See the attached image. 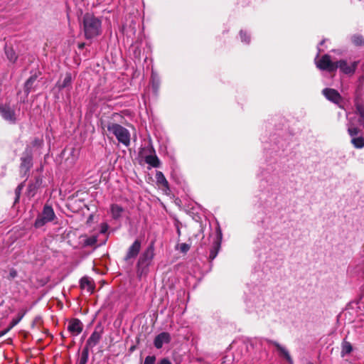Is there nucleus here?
Masks as SVG:
<instances>
[{"mask_svg":"<svg viewBox=\"0 0 364 364\" xmlns=\"http://www.w3.org/2000/svg\"><path fill=\"white\" fill-rule=\"evenodd\" d=\"M101 127L104 132L107 130L109 134L114 135L119 142L127 146L129 145L130 134L125 127L111 120H102Z\"/></svg>","mask_w":364,"mask_h":364,"instance_id":"nucleus-1","label":"nucleus"},{"mask_svg":"<svg viewBox=\"0 0 364 364\" xmlns=\"http://www.w3.org/2000/svg\"><path fill=\"white\" fill-rule=\"evenodd\" d=\"M82 28L87 39L94 38L102 33L101 20L91 14H85L82 18Z\"/></svg>","mask_w":364,"mask_h":364,"instance_id":"nucleus-2","label":"nucleus"},{"mask_svg":"<svg viewBox=\"0 0 364 364\" xmlns=\"http://www.w3.org/2000/svg\"><path fill=\"white\" fill-rule=\"evenodd\" d=\"M154 255V241H151L138 259L136 263V274L138 277H141L143 275L147 274Z\"/></svg>","mask_w":364,"mask_h":364,"instance_id":"nucleus-3","label":"nucleus"},{"mask_svg":"<svg viewBox=\"0 0 364 364\" xmlns=\"http://www.w3.org/2000/svg\"><path fill=\"white\" fill-rule=\"evenodd\" d=\"M33 151L31 146H27L21 157L20 172L23 176H27L33 167Z\"/></svg>","mask_w":364,"mask_h":364,"instance_id":"nucleus-4","label":"nucleus"},{"mask_svg":"<svg viewBox=\"0 0 364 364\" xmlns=\"http://www.w3.org/2000/svg\"><path fill=\"white\" fill-rule=\"evenodd\" d=\"M348 133L351 137L350 143L354 148L362 149L364 147V136L360 128L350 124L348 127Z\"/></svg>","mask_w":364,"mask_h":364,"instance_id":"nucleus-5","label":"nucleus"},{"mask_svg":"<svg viewBox=\"0 0 364 364\" xmlns=\"http://www.w3.org/2000/svg\"><path fill=\"white\" fill-rule=\"evenodd\" d=\"M337 61L333 62L330 55L326 54L321 56L317 63V67L322 70L329 73L335 72L337 70Z\"/></svg>","mask_w":364,"mask_h":364,"instance_id":"nucleus-6","label":"nucleus"},{"mask_svg":"<svg viewBox=\"0 0 364 364\" xmlns=\"http://www.w3.org/2000/svg\"><path fill=\"white\" fill-rule=\"evenodd\" d=\"M104 333V328L101 324H97L94 331L92 333L90 338L87 339L84 348H87L89 350L90 348L95 346L100 341L102 335Z\"/></svg>","mask_w":364,"mask_h":364,"instance_id":"nucleus-7","label":"nucleus"},{"mask_svg":"<svg viewBox=\"0 0 364 364\" xmlns=\"http://www.w3.org/2000/svg\"><path fill=\"white\" fill-rule=\"evenodd\" d=\"M0 114L2 118L9 123H16L17 119L15 110L9 104H0Z\"/></svg>","mask_w":364,"mask_h":364,"instance_id":"nucleus-8","label":"nucleus"},{"mask_svg":"<svg viewBox=\"0 0 364 364\" xmlns=\"http://www.w3.org/2000/svg\"><path fill=\"white\" fill-rule=\"evenodd\" d=\"M216 233V237L214 240L210 250V255L208 257L210 262H212L217 257L221 247L223 234L220 227L217 228Z\"/></svg>","mask_w":364,"mask_h":364,"instance_id":"nucleus-9","label":"nucleus"},{"mask_svg":"<svg viewBox=\"0 0 364 364\" xmlns=\"http://www.w3.org/2000/svg\"><path fill=\"white\" fill-rule=\"evenodd\" d=\"M141 247V242L140 240H135L132 245L128 248L126 255L124 256V261L127 262L131 259H134L139 255Z\"/></svg>","mask_w":364,"mask_h":364,"instance_id":"nucleus-10","label":"nucleus"},{"mask_svg":"<svg viewBox=\"0 0 364 364\" xmlns=\"http://www.w3.org/2000/svg\"><path fill=\"white\" fill-rule=\"evenodd\" d=\"M323 95L331 102L340 105L343 99L340 93L335 89L325 88L322 91Z\"/></svg>","mask_w":364,"mask_h":364,"instance_id":"nucleus-11","label":"nucleus"},{"mask_svg":"<svg viewBox=\"0 0 364 364\" xmlns=\"http://www.w3.org/2000/svg\"><path fill=\"white\" fill-rule=\"evenodd\" d=\"M358 62H353L350 65H348L346 60H340L337 61V69L339 68L341 72L346 75H353L358 66Z\"/></svg>","mask_w":364,"mask_h":364,"instance_id":"nucleus-12","label":"nucleus"},{"mask_svg":"<svg viewBox=\"0 0 364 364\" xmlns=\"http://www.w3.org/2000/svg\"><path fill=\"white\" fill-rule=\"evenodd\" d=\"M83 329V324L81 321L78 318H72L68 323V330L76 335L80 334Z\"/></svg>","mask_w":364,"mask_h":364,"instance_id":"nucleus-13","label":"nucleus"},{"mask_svg":"<svg viewBox=\"0 0 364 364\" xmlns=\"http://www.w3.org/2000/svg\"><path fill=\"white\" fill-rule=\"evenodd\" d=\"M170 341V334L168 332H162L155 337L154 344L157 349H160L162 348L164 343H168Z\"/></svg>","mask_w":364,"mask_h":364,"instance_id":"nucleus-14","label":"nucleus"},{"mask_svg":"<svg viewBox=\"0 0 364 364\" xmlns=\"http://www.w3.org/2000/svg\"><path fill=\"white\" fill-rule=\"evenodd\" d=\"M80 286L81 289L87 288V291L90 293H92L95 288L94 281L88 277H83L81 278L80 281Z\"/></svg>","mask_w":364,"mask_h":364,"instance_id":"nucleus-15","label":"nucleus"},{"mask_svg":"<svg viewBox=\"0 0 364 364\" xmlns=\"http://www.w3.org/2000/svg\"><path fill=\"white\" fill-rule=\"evenodd\" d=\"M38 75L35 73L32 75L24 84V92L28 95L33 89V84L37 80Z\"/></svg>","mask_w":364,"mask_h":364,"instance_id":"nucleus-16","label":"nucleus"},{"mask_svg":"<svg viewBox=\"0 0 364 364\" xmlns=\"http://www.w3.org/2000/svg\"><path fill=\"white\" fill-rule=\"evenodd\" d=\"M156 183L164 191L169 189L168 182L161 171H157L156 173Z\"/></svg>","mask_w":364,"mask_h":364,"instance_id":"nucleus-17","label":"nucleus"},{"mask_svg":"<svg viewBox=\"0 0 364 364\" xmlns=\"http://www.w3.org/2000/svg\"><path fill=\"white\" fill-rule=\"evenodd\" d=\"M41 215L46 218L47 220L53 221L55 217L54 210L50 205H45L43 209Z\"/></svg>","mask_w":364,"mask_h":364,"instance_id":"nucleus-18","label":"nucleus"},{"mask_svg":"<svg viewBox=\"0 0 364 364\" xmlns=\"http://www.w3.org/2000/svg\"><path fill=\"white\" fill-rule=\"evenodd\" d=\"M145 162L154 168H157L160 166V161L156 155H148L145 156Z\"/></svg>","mask_w":364,"mask_h":364,"instance_id":"nucleus-19","label":"nucleus"},{"mask_svg":"<svg viewBox=\"0 0 364 364\" xmlns=\"http://www.w3.org/2000/svg\"><path fill=\"white\" fill-rule=\"evenodd\" d=\"M42 183V179L39 177L36 178L35 183H30L28 186V192L29 194L34 196L36 191L41 186Z\"/></svg>","mask_w":364,"mask_h":364,"instance_id":"nucleus-20","label":"nucleus"},{"mask_svg":"<svg viewBox=\"0 0 364 364\" xmlns=\"http://www.w3.org/2000/svg\"><path fill=\"white\" fill-rule=\"evenodd\" d=\"M4 50H5V53L7 56V58L11 62H13V63L16 62V60L18 58V55H17L16 52L14 50V48L13 47H4Z\"/></svg>","mask_w":364,"mask_h":364,"instance_id":"nucleus-21","label":"nucleus"},{"mask_svg":"<svg viewBox=\"0 0 364 364\" xmlns=\"http://www.w3.org/2000/svg\"><path fill=\"white\" fill-rule=\"evenodd\" d=\"M353 350V346L351 343L349 341H347L346 340H343V341L341 343V356L343 357L346 354H349Z\"/></svg>","mask_w":364,"mask_h":364,"instance_id":"nucleus-22","label":"nucleus"},{"mask_svg":"<svg viewBox=\"0 0 364 364\" xmlns=\"http://www.w3.org/2000/svg\"><path fill=\"white\" fill-rule=\"evenodd\" d=\"M72 82V76L70 73H67L62 82H58V87L59 90H63L70 85Z\"/></svg>","mask_w":364,"mask_h":364,"instance_id":"nucleus-23","label":"nucleus"},{"mask_svg":"<svg viewBox=\"0 0 364 364\" xmlns=\"http://www.w3.org/2000/svg\"><path fill=\"white\" fill-rule=\"evenodd\" d=\"M123 210V208L117 204H113L111 206L112 217L114 219L120 218Z\"/></svg>","mask_w":364,"mask_h":364,"instance_id":"nucleus-24","label":"nucleus"},{"mask_svg":"<svg viewBox=\"0 0 364 364\" xmlns=\"http://www.w3.org/2000/svg\"><path fill=\"white\" fill-rule=\"evenodd\" d=\"M89 350L87 348H83L79 359L77 360L76 364H86L88 360Z\"/></svg>","mask_w":364,"mask_h":364,"instance_id":"nucleus-25","label":"nucleus"},{"mask_svg":"<svg viewBox=\"0 0 364 364\" xmlns=\"http://www.w3.org/2000/svg\"><path fill=\"white\" fill-rule=\"evenodd\" d=\"M48 222H50V221L47 220L46 218H44V217L43 215L39 214L34 223V227L36 228H40Z\"/></svg>","mask_w":364,"mask_h":364,"instance_id":"nucleus-26","label":"nucleus"},{"mask_svg":"<svg viewBox=\"0 0 364 364\" xmlns=\"http://www.w3.org/2000/svg\"><path fill=\"white\" fill-rule=\"evenodd\" d=\"M26 313V311L24 310V311H22L21 312H19L18 314V316L16 318H14L11 320V323H10V325H9V327L10 328L14 327L15 326H16L20 321L23 318V316H25Z\"/></svg>","mask_w":364,"mask_h":364,"instance_id":"nucleus-27","label":"nucleus"},{"mask_svg":"<svg viewBox=\"0 0 364 364\" xmlns=\"http://www.w3.org/2000/svg\"><path fill=\"white\" fill-rule=\"evenodd\" d=\"M274 345L277 347V350H279L283 355L285 357V358L289 361H291V356L289 353V352L282 346H281L278 343L274 342Z\"/></svg>","mask_w":364,"mask_h":364,"instance_id":"nucleus-28","label":"nucleus"},{"mask_svg":"<svg viewBox=\"0 0 364 364\" xmlns=\"http://www.w3.org/2000/svg\"><path fill=\"white\" fill-rule=\"evenodd\" d=\"M23 187H24V183L23 182V183H20L15 189L16 198L14 200V203H16L19 201L21 193V191H22Z\"/></svg>","mask_w":364,"mask_h":364,"instance_id":"nucleus-29","label":"nucleus"},{"mask_svg":"<svg viewBox=\"0 0 364 364\" xmlns=\"http://www.w3.org/2000/svg\"><path fill=\"white\" fill-rule=\"evenodd\" d=\"M352 43L355 46H363L364 44V38L359 35H355L352 37Z\"/></svg>","mask_w":364,"mask_h":364,"instance_id":"nucleus-30","label":"nucleus"},{"mask_svg":"<svg viewBox=\"0 0 364 364\" xmlns=\"http://www.w3.org/2000/svg\"><path fill=\"white\" fill-rule=\"evenodd\" d=\"M97 242V238L96 236H91L87 237L84 241V245L85 246H92L95 245Z\"/></svg>","mask_w":364,"mask_h":364,"instance_id":"nucleus-31","label":"nucleus"},{"mask_svg":"<svg viewBox=\"0 0 364 364\" xmlns=\"http://www.w3.org/2000/svg\"><path fill=\"white\" fill-rule=\"evenodd\" d=\"M31 144L33 147L39 148L42 146L43 144V140L41 138L36 137L32 140Z\"/></svg>","mask_w":364,"mask_h":364,"instance_id":"nucleus-32","label":"nucleus"},{"mask_svg":"<svg viewBox=\"0 0 364 364\" xmlns=\"http://www.w3.org/2000/svg\"><path fill=\"white\" fill-rule=\"evenodd\" d=\"M240 35V38L242 39V41L244 43L248 44V43H250V36L247 33V32L244 31H241Z\"/></svg>","mask_w":364,"mask_h":364,"instance_id":"nucleus-33","label":"nucleus"},{"mask_svg":"<svg viewBox=\"0 0 364 364\" xmlns=\"http://www.w3.org/2000/svg\"><path fill=\"white\" fill-rule=\"evenodd\" d=\"M178 248L180 250L181 252L186 254L188 252V251L190 250V245L186 243H181L180 245H178Z\"/></svg>","mask_w":364,"mask_h":364,"instance_id":"nucleus-34","label":"nucleus"},{"mask_svg":"<svg viewBox=\"0 0 364 364\" xmlns=\"http://www.w3.org/2000/svg\"><path fill=\"white\" fill-rule=\"evenodd\" d=\"M156 360L155 355H148L145 358L144 364H155Z\"/></svg>","mask_w":364,"mask_h":364,"instance_id":"nucleus-35","label":"nucleus"},{"mask_svg":"<svg viewBox=\"0 0 364 364\" xmlns=\"http://www.w3.org/2000/svg\"><path fill=\"white\" fill-rule=\"evenodd\" d=\"M17 275H18V272H17V271H16L15 269L11 268V269H10V271H9V274L8 275L7 279H8L9 280H12V279H14L15 277H17Z\"/></svg>","mask_w":364,"mask_h":364,"instance_id":"nucleus-36","label":"nucleus"},{"mask_svg":"<svg viewBox=\"0 0 364 364\" xmlns=\"http://www.w3.org/2000/svg\"><path fill=\"white\" fill-rule=\"evenodd\" d=\"M159 364H172L170 360L167 358H164L160 360Z\"/></svg>","mask_w":364,"mask_h":364,"instance_id":"nucleus-37","label":"nucleus"},{"mask_svg":"<svg viewBox=\"0 0 364 364\" xmlns=\"http://www.w3.org/2000/svg\"><path fill=\"white\" fill-rule=\"evenodd\" d=\"M177 232H178V235H181V230H180V229H179V228H178V230H177Z\"/></svg>","mask_w":364,"mask_h":364,"instance_id":"nucleus-38","label":"nucleus"},{"mask_svg":"<svg viewBox=\"0 0 364 364\" xmlns=\"http://www.w3.org/2000/svg\"><path fill=\"white\" fill-rule=\"evenodd\" d=\"M60 335H61V337H62L63 339L65 338V337L64 336V335L62 333H60Z\"/></svg>","mask_w":364,"mask_h":364,"instance_id":"nucleus-39","label":"nucleus"},{"mask_svg":"<svg viewBox=\"0 0 364 364\" xmlns=\"http://www.w3.org/2000/svg\"><path fill=\"white\" fill-rule=\"evenodd\" d=\"M324 43H325V41H324V40H323V41L320 43L321 46L322 44H323Z\"/></svg>","mask_w":364,"mask_h":364,"instance_id":"nucleus-40","label":"nucleus"},{"mask_svg":"<svg viewBox=\"0 0 364 364\" xmlns=\"http://www.w3.org/2000/svg\"><path fill=\"white\" fill-rule=\"evenodd\" d=\"M134 349V346L131 347L130 350H133Z\"/></svg>","mask_w":364,"mask_h":364,"instance_id":"nucleus-41","label":"nucleus"},{"mask_svg":"<svg viewBox=\"0 0 364 364\" xmlns=\"http://www.w3.org/2000/svg\"><path fill=\"white\" fill-rule=\"evenodd\" d=\"M79 46H85V43H80V44H79Z\"/></svg>","mask_w":364,"mask_h":364,"instance_id":"nucleus-42","label":"nucleus"},{"mask_svg":"<svg viewBox=\"0 0 364 364\" xmlns=\"http://www.w3.org/2000/svg\"><path fill=\"white\" fill-rule=\"evenodd\" d=\"M308 364H314V363H311V362H309V363H308Z\"/></svg>","mask_w":364,"mask_h":364,"instance_id":"nucleus-43","label":"nucleus"}]
</instances>
